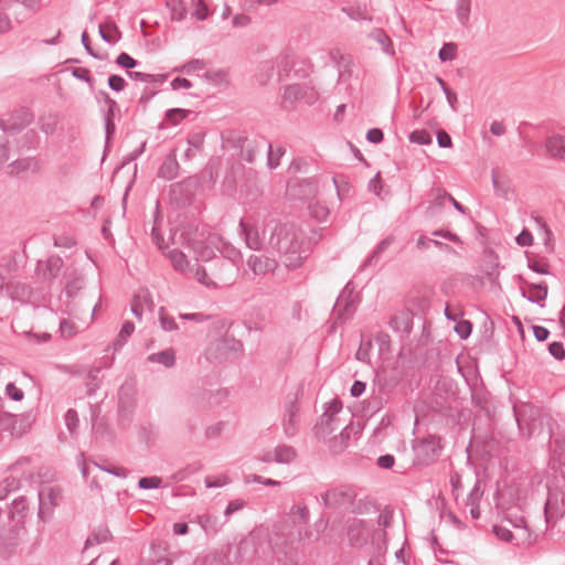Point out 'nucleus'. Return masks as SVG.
<instances>
[{"instance_id":"1","label":"nucleus","mask_w":565,"mask_h":565,"mask_svg":"<svg viewBox=\"0 0 565 565\" xmlns=\"http://www.w3.org/2000/svg\"><path fill=\"white\" fill-rule=\"evenodd\" d=\"M356 497V490L349 484L330 487L320 494L321 503L326 509L359 514L363 511L361 500L358 501Z\"/></svg>"},{"instance_id":"2","label":"nucleus","mask_w":565,"mask_h":565,"mask_svg":"<svg viewBox=\"0 0 565 565\" xmlns=\"http://www.w3.org/2000/svg\"><path fill=\"white\" fill-rule=\"evenodd\" d=\"M443 450L441 437L438 435H427L413 440L414 465L427 467L434 463Z\"/></svg>"},{"instance_id":"3","label":"nucleus","mask_w":565,"mask_h":565,"mask_svg":"<svg viewBox=\"0 0 565 565\" xmlns=\"http://www.w3.org/2000/svg\"><path fill=\"white\" fill-rule=\"evenodd\" d=\"M223 189L241 204L254 203L263 194L257 179H224Z\"/></svg>"},{"instance_id":"4","label":"nucleus","mask_w":565,"mask_h":565,"mask_svg":"<svg viewBox=\"0 0 565 565\" xmlns=\"http://www.w3.org/2000/svg\"><path fill=\"white\" fill-rule=\"evenodd\" d=\"M319 99L318 90L309 84H289L284 87L281 95L280 108L282 110L292 111L296 109L298 100H305L309 106Z\"/></svg>"},{"instance_id":"5","label":"nucleus","mask_w":565,"mask_h":565,"mask_svg":"<svg viewBox=\"0 0 565 565\" xmlns=\"http://www.w3.org/2000/svg\"><path fill=\"white\" fill-rule=\"evenodd\" d=\"M269 244L282 255H296L300 250L301 243L296 231L288 224H277L270 235Z\"/></svg>"},{"instance_id":"6","label":"nucleus","mask_w":565,"mask_h":565,"mask_svg":"<svg viewBox=\"0 0 565 565\" xmlns=\"http://www.w3.org/2000/svg\"><path fill=\"white\" fill-rule=\"evenodd\" d=\"M209 270L214 280V289L232 286L238 274V268L222 257H209Z\"/></svg>"},{"instance_id":"7","label":"nucleus","mask_w":565,"mask_h":565,"mask_svg":"<svg viewBox=\"0 0 565 565\" xmlns=\"http://www.w3.org/2000/svg\"><path fill=\"white\" fill-rule=\"evenodd\" d=\"M199 179H181L170 185V202L177 207H185L193 203Z\"/></svg>"},{"instance_id":"8","label":"nucleus","mask_w":565,"mask_h":565,"mask_svg":"<svg viewBox=\"0 0 565 565\" xmlns=\"http://www.w3.org/2000/svg\"><path fill=\"white\" fill-rule=\"evenodd\" d=\"M34 120V113L26 106H20L13 109L6 121H1L0 126L4 132L10 135L20 134Z\"/></svg>"},{"instance_id":"9","label":"nucleus","mask_w":565,"mask_h":565,"mask_svg":"<svg viewBox=\"0 0 565 565\" xmlns=\"http://www.w3.org/2000/svg\"><path fill=\"white\" fill-rule=\"evenodd\" d=\"M317 179H287L286 196L294 201H307L317 192Z\"/></svg>"},{"instance_id":"10","label":"nucleus","mask_w":565,"mask_h":565,"mask_svg":"<svg viewBox=\"0 0 565 565\" xmlns=\"http://www.w3.org/2000/svg\"><path fill=\"white\" fill-rule=\"evenodd\" d=\"M39 513L38 516L45 521L53 513V509L62 498V489L57 486H44L39 490Z\"/></svg>"},{"instance_id":"11","label":"nucleus","mask_w":565,"mask_h":565,"mask_svg":"<svg viewBox=\"0 0 565 565\" xmlns=\"http://www.w3.org/2000/svg\"><path fill=\"white\" fill-rule=\"evenodd\" d=\"M430 409L434 414L441 416L452 423H458L461 417L460 409L456 404V399L448 396L436 394L430 401Z\"/></svg>"},{"instance_id":"12","label":"nucleus","mask_w":565,"mask_h":565,"mask_svg":"<svg viewBox=\"0 0 565 565\" xmlns=\"http://www.w3.org/2000/svg\"><path fill=\"white\" fill-rule=\"evenodd\" d=\"M349 285L350 282L345 285L333 307L337 321L344 322L351 319L356 311L358 301L353 296V290H349Z\"/></svg>"},{"instance_id":"13","label":"nucleus","mask_w":565,"mask_h":565,"mask_svg":"<svg viewBox=\"0 0 565 565\" xmlns=\"http://www.w3.org/2000/svg\"><path fill=\"white\" fill-rule=\"evenodd\" d=\"M106 109H103V119H104V128H105V143L106 147L113 142L116 135V117L120 115V107L118 103L107 96L105 98Z\"/></svg>"},{"instance_id":"14","label":"nucleus","mask_w":565,"mask_h":565,"mask_svg":"<svg viewBox=\"0 0 565 565\" xmlns=\"http://www.w3.org/2000/svg\"><path fill=\"white\" fill-rule=\"evenodd\" d=\"M64 267V260L58 255H51L44 260H38L35 274L44 281L56 279Z\"/></svg>"},{"instance_id":"15","label":"nucleus","mask_w":565,"mask_h":565,"mask_svg":"<svg viewBox=\"0 0 565 565\" xmlns=\"http://www.w3.org/2000/svg\"><path fill=\"white\" fill-rule=\"evenodd\" d=\"M527 289L521 287L520 292L521 296L532 303H536L540 307H544L545 299L548 295V286L545 281H541L539 284L526 282Z\"/></svg>"},{"instance_id":"16","label":"nucleus","mask_w":565,"mask_h":565,"mask_svg":"<svg viewBox=\"0 0 565 565\" xmlns=\"http://www.w3.org/2000/svg\"><path fill=\"white\" fill-rule=\"evenodd\" d=\"M299 413V405L297 396L285 405L284 414V431L287 437H294L297 433V417Z\"/></svg>"},{"instance_id":"17","label":"nucleus","mask_w":565,"mask_h":565,"mask_svg":"<svg viewBox=\"0 0 565 565\" xmlns=\"http://www.w3.org/2000/svg\"><path fill=\"white\" fill-rule=\"evenodd\" d=\"M98 33L103 41L114 45L122 38V32L111 17H107L104 22L98 25Z\"/></svg>"},{"instance_id":"18","label":"nucleus","mask_w":565,"mask_h":565,"mask_svg":"<svg viewBox=\"0 0 565 565\" xmlns=\"http://www.w3.org/2000/svg\"><path fill=\"white\" fill-rule=\"evenodd\" d=\"M395 241L396 237L394 235H388L381 242H379L375 248L369 254V256L360 266V270H364L367 267L376 266L382 255L386 253V250L395 243Z\"/></svg>"},{"instance_id":"19","label":"nucleus","mask_w":565,"mask_h":565,"mask_svg":"<svg viewBox=\"0 0 565 565\" xmlns=\"http://www.w3.org/2000/svg\"><path fill=\"white\" fill-rule=\"evenodd\" d=\"M7 291L13 301H20L22 303L32 302L34 296L33 288L20 281L8 285Z\"/></svg>"},{"instance_id":"20","label":"nucleus","mask_w":565,"mask_h":565,"mask_svg":"<svg viewBox=\"0 0 565 565\" xmlns=\"http://www.w3.org/2000/svg\"><path fill=\"white\" fill-rule=\"evenodd\" d=\"M238 226L241 235L244 236L247 247L253 250L262 249L263 242L260 239L258 230L252 224L247 223L244 218H241Z\"/></svg>"},{"instance_id":"21","label":"nucleus","mask_w":565,"mask_h":565,"mask_svg":"<svg viewBox=\"0 0 565 565\" xmlns=\"http://www.w3.org/2000/svg\"><path fill=\"white\" fill-rule=\"evenodd\" d=\"M147 141H142L140 146L124 158L120 164H118L113 171L110 177H117L120 170L127 169V173H131V177H137V163L135 162L146 150Z\"/></svg>"},{"instance_id":"22","label":"nucleus","mask_w":565,"mask_h":565,"mask_svg":"<svg viewBox=\"0 0 565 565\" xmlns=\"http://www.w3.org/2000/svg\"><path fill=\"white\" fill-rule=\"evenodd\" d=\"M288 173H313L312 177H318V163L312 158L296 157L291 160L288 167Z\"/></svg>"},{"instance_id":"23","label":"nucleus","mask_w":565,"mask_h":565,"mask_svg":"<svg viewBox=\"0 0 565 565\" xmlns=\"http://www.w3.org/2000/svg\"><path fill=\"white\" fill-rule=\"evenodd\" d=\"M277 62L278 82H284L290 76L291 72H294L296 66L292 50L289 47L285 49L277 57Z\"/></svg>"},{"instance_id":"24","label":"nucleus","mask_w":565,"mask_h":565,"mask_svg":"<svg viewBox=\"0 0 565 565\" xmlns=\"http://www.w3.org/2000/svg\"><path fill=\"white\" fill-rule=\"evenodd\" d=\"M335 417H332L330 414H322L313 426V434L318 439L326 440V438L331 435L335 429Z\"/></svg>"},{"instance_id":"25","label":"nucleus","mask_w":565,"mask_h":565,"mask_svg":"<svg viewBox=\"0 0 565 565\" xmlns=\"http://www.w3.org/2000/svg\"><path fill=\"white\" fill-rule=\"evenodd\" d=\"M193 110L185 108H170L164 111L163 120L158 125V129L162 130L168 125L177 126L184 119L189 117V115L193 114Z\"/></svg>"},{"instance_id":"26","label":"nucleus","mask_w":565,"mask_h":565,"mask_svg":"<svg viewBox=\"0 0 565 565\" xmlns=\"http://www.w3.org/2000/svg\"><path fill=\"white\" fill-rule=\"evenodd\" d=\"M545 148L552 158L565 159V137L559 134H553L546 138Z\"/></svg>"},{"instance_id":"27","label":"nucleus","mask_w":565,"mask_h":565,"mask_svg":"<svg viewBox=\"0 0 565 565\" xmlns=\"http://www.w3.org/2000/svg\"><path fill=\"white\" fill-rule=\"evenodd\" d=\"M367 36L382 45V51L391 57L396 55L394 43L391 36L382 28L373 29Z\"/></svg>"},{"instance_id":"28","label":"nucleus","mask_w":565,"mask_h":565,"mask_svg":"<svg viewBox=\"0 0 565 565\" xmlns=\"http://www.w3.org/2000/svg\"><path fill=\"white\" fill-rule=\"evenodd\" d=\"M449 193L440 188L431 189V200L429 205L427 206V214L433 216L439 212V210L445 205V202L448 201Z\"/></svg>"},{"instance_id":"29","label":"nucleus","mask_w":565,"mask_h":565,"mask_svg":"<svg viewBox=\"0 0 565 565\" xmlns=\"http://www.w3.org/2000/svg\"><path fill=\"white\" fill-rule=\"evenodd\" d=\"M179 172V163L177 161L175 150L170 151L161 166L159 167L157 177H177Z\"/></svg>"},{"instance_id":"30","label":"nucleus","mask_w":565,"mask_h":565,"mask_svg":"<svg viewBox=\"0 0 565 565\" xmlns=\"http://www.w3.org/2000/svg\"><path fill=\"white\" fill-rule=\"evenodd\" d=\"M9 431L11 436L21 437L23 430H18L17 416L3 411L0 413V433Z\"/></svg>"},{"instance_id":"31","label":"nucleus","mask_w":565,"mask_h":565,"mask_svg":"<svg viewBox=\"0 0 565 565\" xmlns=\"http://www.w3.org/2000/svg\"><path fill=\"white\" fill-rule=\"evenodd\" d=\"M9 167H12L13 171H15L17 173L26 171L38 173L40 171V160L35 157L17 159L13 162H11Z\"/></svg>"},{"instance_id":"32","label":"nucleus","mask_w":565,"mask_h":565,"mask_svg":"<svg viewBox=\"0 0 565 565\" xmlns=\"http://www.w3.org/2000/svg\"><path fill=\"white\" fill-rule=\"evenodd\" d=\"M147 360L151 363L162 364L167 369H171L175 365V352L169 348L157 353L148 355Z\"/></svg>"},{"instance_id":"33","label":"nucleus","mask_w":565,"mask_h":565,"mask_svg":"<svg viewBox=\"0 0 565 565\" xmlns=\"http://www.w3.org/2000/svg\"><path fill=\"white\" fill-rule=\"evenodd\" d=\"M166 7L170 11L172 21H183L188 14V7L184 0H166Z\"/></svg>"},{"instance_id":"34","label":"nucleus","mask_w":565,"mask_h":565,"mask_svg":"<svg viewBox=\"0 0 565 565\" xmlns=\"http://www.w3.org/2000/svg\"><path fill=\"white\" fill-rule=\"evenodd\" d=\"M111 540V533L108 527L100 526L94 530L85 541L84 550L89 548L95 544L106 543Z\"/></svg>"},{"instance_id":"35","label":"nucleus","mask_w":565,"mask_h":565,"mask_svg":"<svg viewBox=\"0 0 565 565\" xmlns=\"http://www.w3.org/2000/svg\"><path fill=\"white\" fill-rule=\"evenodd\" d=\"M247 266L255 275H264L271 269L269 258L257 255L249 256Z\"/></svg>"},{"instance_id":"36","label":"nucleus","mask_w":565,"mask_h":565,"mask_svg":"<svg viewBox=\"0 0 565 565\" xmlns=\"http://www.w3.org/2000/svg\"><path fill=\"white\" fill-rule=\"evenodd\" d=\"M296 457L297 452L292 446L280 445L275 448L274 460L277 463H290Z\"/></svg>"},{"instance_id":"37","label":"nucleus","mask_w":565,"mask_h":565,"mask_svg":"<svg viewBox=\"0 0 565 565\" xmlns=\"http://www.w3.org/2000/svg\"><path fill=\"white\" fill-rule=\"evenodd\" d=\"M195 522L202 527V530L206 533H217L220 531L218 519L216 515H212L209 513L198 515Z\"/></svg>"},{"instance_id":"38","label":"nucleus","mask_w":565,"mask_h":565,"mask_svg":"<svg viewBox=\"0 0 565 565\" xmlns=\"http://www.w3.org/2000/svg\"><path fill=\"white\" fill-rule=\"evenodd\" d=\"M135 331V323L132 321H125L117 338L113 342L114 350H120L127 342L128 338Z\"/></svg>"},{"instance_id":"39","label":"nucleus","mask_w":565,"mask_h":565,"mask_svg":"<svg viewBox=\"0 0 565 565\" xmlns=\"http://www.w3.org/2000/svg\"><path fill=\"white\" fill-rule=\"evenodd\" d=\"M71 74L82 81V82H85L89 89L93 92L94 88H95V78L94 76L92 75V72L89 68L87 67H82V66H73V67H70L68 68Z\"/></svg>"},{"instance_id":"40","label":"nucleus","mask_w":565,"mask_h":565,"mask_svg":"<svg viewBox=\"0 0 565 565\" xmlns=\"http://www.w3.org/2000/svg\"><path fill=\"white\" fill-rule=\"evenodd\" d=\"M492 186L495 194L505 200H510L513 195V191L510 184V179H491Z\"/></svg>"},{"instance_id":"41","label":"nucleus","mask_w":565,"mask_h":565,"mask_svg":"<svg viewBox=\"0 0 565 565\" xmlns=\"http://www.w3.org/2000/svg\"><path fill=\"white\" fill-rule=\"evenodd\" d=\"M102 371L100 366L93 367L87 373V382H86V394L92 396L96 393V391L100 386L99 373Z\"/></svg>"},{"instance_id":"42","label":"nucleus","mask_w":565,"mask_h":565,"mask_svg":"<svg viewBox=\"0 0 565 565\" xmlns=\"http://www.w3.org/2000/svg\"><path fill=\"white\" fill-rule=\"evenodd\" d=\"M193 2L194 11L192 15L198 21H205L213 14V10L210 8L209 0H194Z\"/></svg>"},{"instance_id":"43","label":"nucleus","mask_w":565,"mask_h":565,"mask_svg":"<svg viewBox=\"0 0 565 565\" xmlns=\"http://www.w3.org/2000/svg\"><path fill=\"white\" fill-rule=\"evenodd\" d=\"M21 487L20 479L9 476L0 482V500H4L9 493L17 491Z\"/></svg>"},{"instance_id":"44","label":"nucleus","mask_w":565,"mask_h":565,"mask_svg":"<svg viewBox=\"0 0 565 565\" xmlns=\"http://www.w3.org/2000/svg\"><path fill=\"white\" fill-rule=\"evenodd\" d=\"M342 11L354 21H372V17L367 13L365 8H362L360 6H348L343 7Z\"/></svg>"},{"instance_id":"45","label":"nucleus","mask_w":565,"mask_h":565,"mask_svg":"<svg viewBox=\"0 0 565 565\" xmlns=\"http://www.w3.org/2000/svg\"><path fill=\"white\" fill-rule=\"evenodd\" d=\"M206 66V61L200 58H192L182 65L172 68V73L192 74L196 70H202Z\"/></svg>"},{"instance_id":"46","label":"nucleus","mask_w":565,"mask_h":565,"mask_svg":"<svg viewBox=\"0 0 565 565\" xmlns=\"http://www.w3.org/2000/svg\"><path fill=\"white\" fill-rule=\"evenodd\" d=\"M471 11V0H457L456 14L461 25L467 26Z\"/></svg>"},{"instance_id":"47","label":"nucleus","mask_w":565,"mask_h":565,"mask_svg":"<svg viewBox=\"0 0 565 565\" xmlns=\"http://www.w3.org/2000/svg\"><path fill=\"white\" fill-rule=\"evenodd\" d=\"M1 2L4 3V7H10L13 3L22 4L31 14L39 13L43 8L42 0H1Z\"/></svg>"},{"instance_id":"48","label":"nucleus","mask_w":565,"mask_h":565,"mask_svg":"<svg viewBox=\"0 0 565 565\" xmlns=\"http://www.w3.org/2000/svg\"><path fill=\"white\" fill-rule=\"evenodd\" d=\"M525 256L527 258V267L532 271H534L536 274H541V275H550L551 274L550 265H548L546 258H542V259L531 258L529 252L525 253Z\"/></svg>"},{"instance_id":"49","label":"nucleus","mask_w":565,"mask_h":565,"mask_svg":"<svg viewBox=\"0 0 565 565\" xmlns=\"http://www.w3.org/2000/svg\"><path fill=\"white\" fill-rule=\"evenodd\" d=\"M286 152V149L282 146H279L274 149L273 145H268V153H267V167L269 169H275L279 166L280 159Z\"/></svg>"},{"instance_id":"50","label":"nucleus","mask_w":565,"mask_h":565,"mask_svg":"<svg viewBox=\"0 0 565 565\" xmlns=\"http://www.w3.org/2000/svg\"><path fill=\"white\" fill-rule=\"evenodd\" d=\"M26 510V499L24 497H19L14 499L9 508L8 516L11 520H14L15 516H20L21 519L24 516V511Z\"/></svg>"},{"instance_id":"51","label":"nucleus","mask_w":565,"mask_h":565,"mask_svg":"<svg viewBox=\"0 0 565 565\" xmlns=\"http://www.w3.org/2000/svg\"><path fill=\"white\" fill-rule=\"evenodd\" d=\"M458 46L455 42H445L438 52L441 62H451L457 57Z\"/></svg>"},{"instance_id":"52","label":"nucleus","mask_w":565,"mask_h":565,"mask_svg":"<svg viewBox=\"0 0 565 565\" xmlns=\"http://www.w3.org/2000/svg\"><path fill=\"white\" fill-rule=\"evenodd\" d=\"M83 288V278L79 275H75L67 279L64 292L68 298L77 296L78 291Z\"/></svg>"},{"instance_id":"53","label":"nucleus","mask_w":565,"mask_h":565,"mask_svg":"<svg viewBox=\"0 0 565 565\" xmlns=\"http://www.w3.org/2000/svg\"><path fill=\"white\" fill-rule=\"evenodd\" d=\"M408 140L417 145H430L433 142L431 135L426 129H415L408 135Z\"/></svg>"},{"instance_id":"54","label":"nucleus","mask_w":565,"mask_h":565,"mask_svg":"<svg viewBox=\"0 0 565 565\" xmlns=\"http://www.w3.org/2000/svg\"><path fill=\"white\" fill-rule=\"evenodd\" d=\"M363 526L362 520H354L348 529V537L352 545H361L363 540L360 539V532Z\"/></svg>"},{"instance_id":"55","label":"nucleus","mask_w":565,"mask_h":565,"mask_svg":"<svg viewBox=\"0 0 565 565\" xmlns=\"http://www.w3.org/2000/svg\"><path fill=\"white\" fill-rule=\"evenodd\" d=\"M115 63L118 67L126 70V72L139 65V62L126 52L119 53L116 56Z\"/></svg>"},{"instance_id":"56","label":"nucleus","mask_w":565,"mask_h":565,"mask_svg":"<svg viewBox=\"0 0 565 565\" xmlns=\"http://www.w3.org/2000/svg\"><path fill=\"white\" fill-rule=\"evenodd\" d=\"M221 254L222 255L220 257L233 263L238 268L242 260V253L237 248L232 245H226L222 249Z\"/></svg>"},{"instance_id":"57","label":"nucleus","mask_w":565,"mask_h":565,"mask_svg":"<svg viewBox=\"0 0 565 565\" xmlns=\"http://www.w3.org/2000/svg\"><path fill=\"white\" fill-rule=\"evenodd\" d=\"M81 42H82L85 51L87 52V54L90 55L93 58L100 60V61L106 58V55L100 54L94 50V47L92 45V40H90V36H89L87 30H84L82 32Z\"/></svg>"},{"instance_id":"58","label":"nucleus","mask_w":565,"mask_h":565,"mask_svg":"<svg viewBox=\"0 0 565 565\" xmlns=\"http://www.w3.org/2000/svg\"><path fill=\"white\" fill-rule=\"evenodd\" d=\"M473 324L470 320L462 319L455 324V332L461 340L468 339L472 333Z\"/></svg>"},{"instance_id":"59","label":"nucleus","mask_w":565,"mask_h":565,"mask_svg":"<svg viewBox=\"0 0 565 565\" xmlns=\"http://www.w3.org/2000/svg\"><path fill=\"white\" fill-rule=\"evenodd\" d=\"M108 87L116 93L122 92L127 86V81L118 74H110L107 78Z\"/></svg>"},{"instance_id":"60","label":"nucleus","mask_w":565,"mask_h":565,"mask_svg":"<svg viewBox=\"0 0 565 565\" xmlns=\"http://www.w3.org/2000/svg\"><path fill=\"white\" fill-rule=\"evenodd\" d=\"M162 486V479L157 476L142 477L138 480V488L142 490L159 489Z\"/></svg>"},{"instance_id":"61","label":"nucleus","mask_w":565,"mask_h":565,"mask_svg":"<svg viewBox=\"0 0 565 565\" xmlns=\"http://www.w3.org/2000/svg\"><path fill=\"white\" fill-rule=\"evenodd\" d=\"M195 276L199 282L214 289V280L213 277L211 276L209 268L199 265L195 270Z\"/></svg>"},{"instance_id":"62","label":"nucleus","mask_w":565,"mask_h":565,"mask_svg":"<svg viewBox=\"0 0 565 565\" xmlns=\"http://www.w3.org/2000/svg\"><path fill=\"white\" fill-rule=\"evenodd\" d=\"M159 322H160L161 328L164 331H175L179 329L174 319L164 313L163 307H160V309H159Z\"/></svg>"},{"instance_id":"63","label":"nucleus","mask_w":565,"mask_h":565,"mask_svg":"<svg viewBox=\"0 0 565 565\" xmlns=\"http://www.w3.org/2000/svg\"><path fill=\"white\" fill-rule=\"evenodd\" d=\"M40 142V136L34 129L28 130L21 138V146L28 149L35 148Z\"/></svg>"},{"instance_id":"64","label":"nucleus","mask_w":565,"mask_h":565,"mask_svg":"<svg viewBox=\"0 0 565 565\" xmlns=\"http://www.w3.org/2000/svg\"><path fill=\"white\" fill-rule=\"evenodd\" d=\"M554 447L555 454L558 456L559 460L565 463V433L555 437Z\"/></svg>"}]
</instances>
